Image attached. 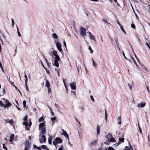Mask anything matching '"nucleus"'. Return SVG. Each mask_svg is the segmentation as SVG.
Listing matches in <instances>:
<instances>
[{"mask_svg":"<svg viewBox=\"0 0 150 150\" xmlns=\"http://www.w3.org/2000/svg\"><path fill=\"white\" fill-rule=\"evenodd\" d=\"M3 148L5 150H7V148L5 146V145L4 144H3Z\"/></svg>","mask_w":150,"mask_h":150,"instance_id":"obj_38","label":"nucleus"},{"mask_svg":"<svg viewBox=\"0 0 150 150\" xmlns=\"http://www.w3.org/2000/svg\"><path fill=\"white\" fill-rule=\"evenodd\" d=\"M3 94H4L5 93V90L4 88L3 89Z\"/></svg>","mask_w":150,"mask_h":150,"instance_id":"obj_59","label":"nucleus"},{"mask_svg":"<svg viewBox=\"0 0 150 150\" xmlns=\"http://www.w3.org/2000/svg\"><path fill=\"white\" fill-rule=\"evenodd\" d=\"M122 54L124 56V57L125 58V59H127V58L126 57H125V54H124L123 51H122Z\"/></svg>","mask_w":150,"mask_h":150,"instance_id":"obj_45","label":"nucleus"},{"mask_svg":"<svg viewBox=\"0 0 150 150\" xmlns=\"http://www.w3.org/2000/svg\"><path fill=\"white\" fill-rule=\"evenodd\" d=\"M25 145H28L29 147L30 146V143H29V141L27 140L25 143Z\"/></svg>","mask_w":150,"mask_h":150,"instance_id":"obj_22","label":"nucleus"},{"mask_svg":"<svg viewBox=\"0 0 150 150\" xmlns=\"http://www.w3.org/2000/svg\"><path fill=\"white\" fill-rule=\"evenodd\" d=\"M90 98H91V100H92V101L93 102H94V99L93 98V96H90Z\"/></svg>","mask_w":150,"mask_h":150,"instance_id":"obj_41","label":"nucleus"},{"mask_svg":"<svg viewBox=\"0 0 150 150\" xmlns=\"http://www.w3.org/2000/svg\"><path fill=\"white\" fill-rule=\"evenodd\" d=\"M5 104H3V103L1 101H0V105L2 107H4Z\"/></svg>","mask_w":150,"mask_h":150,"instance_id":"obj_36","label":"nucleus"},{"mask_svg":"<svg viewBox=\"0 0 150 150\" xmlns=\"http://www.w3.org/2000/svg\"><path fill=\"white\" fill-rule=\"evenodd\" d=\"M62 140L59 137H57L53 141V145L56 147L58 144L61 143H62Z\"/></svg>","mask_w":150,"mask_h":150,"instance_id":"obj_2","label":"nucleus"},{"mask_svg":"<svg viewBox=\"0 0 150 150\" xmlns=\"http://www.w3.org/2000/svg\"><path fill=\"white\" fill-rule=\"evenodd\" d=\"M39 141L40 143L45 142L46 141L45 136L44 135H40Z\"/></svg>","mask_w":150,"mask_h":150,"instance_id":"obj_3","label":"nucleus"},{"mask_svg":"<svg viewBox=\"0 0 150 150\" xmlns=\"http://www.w3.org/2000/svg\"><path fill=\"white\" fill-rule=\"evenodd\" d=\"M52 37L55 38V39H57L58 38V36L55 33H54L52 35Z\"/></svg>","mask_w":150,"mask_h":150,"instance_id":"obj_20","label":"nucleus"},{"mask_svg":"<svg viewBox=\"0 0 150 150\" xmlns=\"http://www.w3.org/2000/svg\"><path fill=\"white\" fill-rule=\"evenodd\" d=\"M121 116H119L117 119V124L118 125H120L121 124Z\"/></svg>","mask_w":150,"mask_h":150,"instance_id":"obj_13","label":"nucleus"},{"mask_svg":"<svg viewBox=\"0 0 150 150\" xmlns=\"http://www.w3.org/2000/svg\"><path fill=\"white\" fill-rule=\"evenodd\" d=\"M131 27L133 28V29H135V25L133 23H132L131 24Z\"/></svg>","mask_w":150,"mask_h":150,"instance_id":"obj_29","label":"nucleus"},{"mask_svg":"<svg viewBox=\"0 0 150 150\" xmlns=\"http://www.w3.org/2000/svg\"><path fill=\"white\" fill-rule=\"evenodd\" d=\"M54 43L56 44L57 48L58 50L61 52L62 51V49L61 48V45L60 42H57V41H55Z\"/></svg>","mask_w":150,"mask_h":150,"instance_id":"obj_4","label":"nucleus"},{"mask_svg":"<svg viewBox=\"0 0 150 150\" xmlns=\"http://www.w3.org/2000/svg\"><path fill=\"white\" fill-rule=\"evenodd\" d=\"M128 86L129 88L131 90L132 89V86L131 85H130L129 83L128 84Z\"/></svg>","mask_w":150,"mask_h":150,"instance_id":"obj_40","label":"nucleus"},{"mask_svg":"<svg viewBox=\"0 0 150 150\" xmlns=\"http://www.w3.org/2000/svg\"><path fill=\"white\" fill-rule=\"evenodd\" d=\"M45 126V124L44 123H40L39 125V129L40 130L41 129L43 128H45L44 127Z\"/></svg>","mask_w":150,"mask_h":150,"instance_id":"obj_9","label":"nucleus"},{"mask_svg":"<svg viewBox=\"0 0 150 150\" xmlns=\"http://www.w3.org/2000/svg\"><path fill=\"white\" fill-rule=\"evenodd\" d=\"M129 44L130 45V47H131V48L132 49V51L133 53H134V55L136 58H137V56H136V54L134 53V51L133 50V48H132V46H131V45H130V43H129Z\"/></svg>","mask_w":150,"mask_h":150,"instance_id":"obj_24","label":"nucleus"},{"mask_svg":"<svg viewBox=\"0 0 150 150\" xmlns=\"http://www.w3.org/2000/svg\"><path fill=\"white\" fill-rule=\"evenodd\" d=\"M53 54L55 57V61L54 62V63L52 64L53 65L57 67H58L59 66L58 62L60 60L59 57L57 54V52L54 50H53Z\"/></svg>","mask_w":150,"mask_h":150,"instance_id":"obj_1","label":"nucleus"},{"mask_svg":"<svg viewBox=\"0 0 150 150\" xmlns=\"http://www.w3.org/2000/svg\"><path fill=\"white\" fill-rule=\"evenodd\" d=\"M75 119L76 122H77L78 123V124L80 126V122H79V121H78V120L77 118H75Z\"/></svg>","mask_w":150,"mask_h":150,"instance_id":"obj_34","label":"nucleus"},{"mask_svg":"<svg viewBox=\"0 0 150 150\" xmlns=\"http://www.w3.org/2000/svg\"><path fill=\"white\" fill-rule=\"evenodd\" d=\"M124 138H119V141L121 142H124Z\"/></svg>","mask_w":150,"mask_h":150,"instance_id":"obj_28","label":"nucleus"},{"mask_svg":"<svg viewBox=\"0 0 150 150\" xmlns=\"http://www.w3.org/2000/svg\"><path fill=\"white\" fill-rule=\"evenodd\" d=\"M63 81L64 84V86L66 85L65 80L64 79H63Z\"/></svg>","mask_w":150,"mask_h":150,"instance_id":"obj_62","label":"nucleus"},{"mask_svg":"<svg viewBox=\"0 0 150 150\" xmlns=\"http://www.w3.org/2000/svg\"><path fill=\"white\" fill-rule=\"evenodd\" d=\"M40 130H41V133L42 134L44 135V134L46 133V130L45 127V128H43L41 129Z\"/></svg>","mask_w":150,"mask_h":150,"instance_id":"obj_11","label":"nucleus"},{"mask_svg":"<svg viewBox=\"0 0 150 150\" xmlns=\"http://www.w3.org/2000/svg\"><path fill=\"white\" fill-rule=\"evenodd\" d=\"M138 127H139V131H140V133H141V134H142V130H141L140 127H139V125H138Z\"/></svg>","mask_w":150,"mask_h":150,"instance_id":"obj_44","label":"nucleus"},{"mask_svg":"<svg viewBox=\"0 0 150 150\" xmlns=\"http://www.w3.org/2000/svg\"><path fill=\"white\" fill-rule=\"evenodd\" d=\"M71 93L72 94L74 95L76 97V95L75 93V91H71Z\"/></svg>","mask_w":150,"mask_h":150,"instance_id":"obj_31","label":"nucleus"},{"mask_svg":"<svg viewBox=\"0 0 150 150\" xmlns=\"http://www.w3.org/2000/svg\"><path fill=\"white\" fill-rule=\"evenodd\" d=\"M115 42L116 43V45L117 46V47H118V45H119V43H118V41H117V42Z\"/></svg>","mask_w":150,"mask_h":150,"instance_id":"obj_63","label":"nucleus"},{"mask_svg":"<svg viewBox=\"0 0 150 150\" xmlns=\"http://www.w3.org/2000/svg\"><path fill=\"white\" fill-rule=\"evenodd\" d=\"M112 136V135L111 134L109 133L108 134L107 136V138L108 139H109V138L111 137Z\"/></svg>","mask_w":150,"mask_h":150,"instance_id":"obj_25","label":"nucleus"},{"mask_svg":"<svg viewBox=\"0 0 150 150\" xmlns=\"http://www.w3.org/2000/svg\"><path fill=\"white\" fill-rule=\"evenodd\" d=\"M14 135L13 134H11L10 137L9 141L10 142H12V141L13 139L14 138Z\"/></svg>","mask_w":150,"mask_h":150,"instance_id":"obj_14","label":"nucleus"},{"mask_svg":"<svg viewBox=\"0 0 150 150\" xmlns=\"http://www.w3.org/2000/svg\"><path fill=\"white\" fill-rule=\"evenodd\" d=\"M97 143V140H94L92 142H91V146H94Z\"/></svg>","mask_w":150,"mask_h":150,"instance_id":"obj_17","label":"nucleus"},{"mask_svg":"<svg viewBox=\"0 0 150 150\" xmlns=\"http://www.w3.org/2000/svg\"><path fill=\"white\" fill-rule=\"evenodd\" d=\"M120 28L122 30L124 33L126 34V33L125 32V30H124L122 26H121Z\"/></svg>","mask_w":150,"mask_h":150,"instance_id":"obj_33","label":"nucleus"},{"mask_svg":"<svg viewBox=\"0 0 150 150\" xmlns=\"http://www.w3.org/2000/svg\"><path fill=\"white\" fill-rule=\"evenodd\" d=\"M50 112H51V114L53 116H54V112L52 111H51Z\"/></svg>","mask_w":150,"mask_h":150,"instance_id":"obj_56","label":"nucleus"},{"mask_svg":"<svg viewBox=\"0 0 150 150\" xmlns=\"http://www.w3.org/2000/svg\"><path fill=\"white\" fill-rule=\"evenodd\" d=\"M46 86L47 88H49L50 86V83L47 80H46Z\"/></svg>","mask_w":150,"mask_h":150,"instance_id":"obj_19","label":"nucleus"},{"mask_svg":"<svg viewBox=\"0 0 150 150\" xmlns=\"http://www.w3.org/2000/svg\"><path fill=\"white\" fill-rule=\"evenodd\" d=\"M89 38L91 40L94 39L95 38L94 36L91 33H90V34H89Z\"/></svg>","mask_w":150,"mask_h":150,"instance_id":"obj_18","label":"nucleus"},{"mask_svg":"<svg viewBox=\"0 0 150 150\" xmlns=\"http://www.w3.org/2000/svg\"><path fill=\"white\" fill-rule=\"evenodd\" d=\"M140 106L142 108H144L146 105V103L145 102H142L140 103Z\"/></svg>","mask_w":150,"mask_h":150,"instance_id":"obj_16","label":"nucleus"},{"mask_svg":"<svg viewBox=\"0 0 150 150\" xmlns=\"http://www.w3.org/2000/svg\"><path fill=\"white\" fill-rule=\"evenodd\" d=\"M80 33L82 36H85L86 34V29L81 27L80 30Z\"/></svg>","mask_w":150,"mask_h":150,"instance_id":"obj_5","label":"nucleus"},{"mask_svg":"<svg viewBox=\"0 0 150 150\" xmlns=\"http://www.w3.org/2000/svg\"><path fill=\"white\" fill-rule=\"evenodd\" d=\"M146 89L148 91V92L149 93L150 91H149V87L148 86H146Z\"/></svg>","mask_w":150,"mask_h":150,"instance_id":"obj_52","label":"nucleus"},{"mask_svg":"<svg viewBox=\"0 0 150 150\" xmlns=\"http://www.w3.org/2000/svg\"><path fill=\"white\" fill-rule=\"evenodd\" d=\"M100 127L99 126H98L97 127V134L98 135L100 133Z\"/></svg>","mask_w":150,"mask_h":150,"instance_id":"obj_15","label":"nucleus"},{"mask_svg":"<svg viewBox=\"0 0 150 150\" xmlns=\"http://www.w3.org/2000/svg\"><path fill=\"white\" fill-rule=\"evenodd\" d=\"M93 51L92 49H91V50H90V53L91 54H93Z\"/></svg>","mask_w":150,"mask_h":150,"instance_id":"obj_64","label":"nucleus"},{"mask_svg":"<svg viewBox=\"0 0 150 150\" xmlns=\"http://www.w3.org/2000/svg\"><path fill=\"white\" fill-rule=\"evenodd\" d=\"M145 44L150 49V46L149 44L147 42H146Z\"/></svg>","mask_w":150,"mask_h":150,"instance_id":"obj_49","label":"nucleus"},{"mask_svg":"<svg viewBox=\"0 0 150 150\" xmlns=\"http://www.w3.org/2000/svg\"><path fill=\"white\" fill-rule=\"evenodd\" d=\"M27 115L24 119V121L25 122V121H26L27 120Z\"/></svg>","mask_w":150,"mask_h":150,"instance_id":"obj_42","label":"nucleus"},{"mask_svg":"<svg viewBox=\"0 0 150 150\" xmlns=\"http://www.w3.org/2000/svg\"><path fill=\"white\" fill-rule=\"evenodd\" d=\"M117 23L118 24V25H119V26H120V27L121 26H122V25H121L120 24L119 21H117Z\"/></svg>","mask_w":150,"mask_h":150,"instance_id":"obj_54","label":"nucleus"},{"mask_svg":"<svg viewBox=\"0 0 150 150\" xmlns=\"http://www.w3.org/2000/svg\"><path fill=\"white\" fill-rule=\"evenodd\" d=\"M11 83V84L12 85V86H13V85H15L14 84V83L13 82H11V81H9Z\"/></svg>","mask_w":150,"mask_h":150,"instance_id":"obj_60","label":"nucleus"},{"mask_svg":"<svg viewBox=\"0 0 150 150\" xmlns=\"http://www.w3.org/2000/svg\"><path fill=\"white\" fill-rule=\"evenodd\" d=\"M52 137L51 136L49 135V137H48V140H52Z\"/></svg>","mask_w":150,"mask_h":150,"instance_id":"obj_43","label":"nucleus"},{"mask_svg":"<svg viewBox=\"0 0 150 150\" xmlns=\"http://www.w3.org/2000/svg\"><path fill=\"white\" fill-rule=\"evenodd\" d=\"M17 33H18V36L19 37H21V35L20 34V33L19 31V29L18 28V27H17Z\"/></svg>","mask_w":150,"mask_h":150,"instance_id":"obj_21","label":"nucleus"},{"mask_svg":"<svg viewBox=\"0 0 150 150\" xmlns=\"http://www.w3.org/2000/svg\"><path fill=\"white\" fill-rule=\"evenodd\" d=\"M25 87H26V88L27 90L28 91H29V89L28 88V86H27V83H25Z\"/></svg>","mask_w":150,"mask_h":150,"instance_id":"obj_32","label":"nucleus"},{"mask_svg":"<svg viewBox=\"0 0 150 150\" xmlns=\"http://www.w3.org/2000/svg\"><path fill=\"white\" fill-rule=\"evenodd\" d=\"M115 42H117V41H118L117 38V37L115 38Z\"/></svg>","mask_w":150,"mask_h":150,"instance_id":"obj_61","label":"nucleus"},{"mask_svg":"<svg viewBox=\"0 0 150 150\" xmlns=\"http://www.w3.org/2000/svg\"><path fill=\"white\" fill-rule=\"evenodd\" d=\"M14 20L13 19H12V25L13 27H14Z\"/></svg>","mask_w":150,"mask_h":150,"instance_id":"obj_35","label":"nucleus"},{"mask_svg":"<svg viewBox=\"0 0 150 150\" xmlns=\"http://www.w3.org/2000/svg\"><path fill=\"white\" fill-rule=\"evenodd\" d=\"M44 118L43 117H41L39 119L38 122H40L44 120Z\"/></svg>","mask_w":150,"mask_h":150,"instance_id":"obj_23","label":"nucleus"},{"mask_svg":"<svg viewBox=\"0 0 150 150\" xmlns=\"http://www.w3.org/2000/svg\"><path fill=\"white\" fill-rule=\"evenodd\" d=\"M23 125L25 126V128H26L28 126L29 127H30L32 125V122H30L28 124L27 122L24 121L23 123Z\"/></svg>","mask_w":150,"mask_h":150,"instance_id":"obj_7","label":"nucleus"},{"mask_svg":"<svg viewBox=\"0 0 150 150\" xmlns=\"http://www.w3.org/2000/svg\"><path fill=\"white\" fill-rule=\"evenodd\" d=\"M93 66L96 67L97 66V64L95 62H94L93 63Z\"/></svg>","mask_w":150,"mask_h":150,"instance_id":"obj_53","label":"nucleus"},{"mask_svg":"<svg viewBox=\"0 0 150 150\" xmlns=\"http://www.w3.org/2000/svg\"><path fill=\"white\" fill-rule=\"evenodd\" d=\"M124 150H130V149H129V147L128 146H126Z\"/></svg>","mask_w":150,"mask_h":150,"instance_id":"obj_48","label":"nucleus"},{"mask_svg":"<svg viewBox=\"0 0 150 150\" xmlns=\"http://www.w3.org/2000/svg\"><path fill=\"white\" fill-rule=\"evenodd\" d=\"M24 77L25 78V83H27V82L28 81V78H27V76H26V75H25Z\"/></svg>","mask_w":150,"mask_h":150,"instance_id":"obj_27","label":"nucleus"},{"mask_svg":"<svg viewBox=\"0 0 150 150\" xmlns=\"http://www.w3.org/2000/svg\"><path fill=\"white\" fill-rule=\"evenodd\" d=\"M63 44H64V46L66 48V42L65 41H64Z\"/></svg>","mask_w":150,"mask_h":150,"instance_id":"obj_57","label":"nucleus"},{"mask_svg":"<svg viewBox=\"0 0 150 150\" xmlns=\"http://www.w3.org/2000/svg\"><path fill=\"white\" fill-rule=\"evenodd\" d=\"M23 106L24 107L26 106V102L25 100H24L23 102Z\"/></svg>","mask_w":150,"mask_h":150,"instance_id":"obj_30","label":"nucleus"},{"mask_svg":"<svg viewBox=\"0 0 150 150\" xmlns=\"http://www.w3.org/2000/svg\"><path fill=\"white\" fill-rule=\"evenodd\" d=\"M108 140L109 142H115V139L114 137H111L110 139H108Z\"/></svg>","mask_w":150,"mask_h":150,"instance_id":"obj_12","label":"nucleus"},{"mask_svg":"<svg viewBox=\"0 0 150 150\" xmlns=\"http://www.w3.org/2000/svg\"><path fill=\"white\" fill-rule=\"evenodd\" d=\"M105 116H107V114L106 110L105 109Z\"/></svg>","mask_w":150,"mask_h":150,"instance_id":"obj_55","label":"nucleus"},{"mask_svg":"<svg viewBox=\"0 0 150 150\" xmlns=\"http://www.w3.org/2000/svg\"><path fill=\"white\" fill-rule=\"evenodd\" d=\"M102 21L105 23H108V22L105 19H102Z\"/></svg>","mask_w":150,"mask_h":150,"instance_id":"obj_39","label":"nucleus"},{"mask_svg":"<svg viewBox=\"0 0 150 150\" xmlns=\"http://www.w3.org/2000/svg\"><path fill=\"white\" fill-rule=\"evenodd\" d=\"M8 122L9 123L10 125H12V124L13 123V121L12 120H11L10 121H9Z\"/></svg>","mask_w":150,"mask_h":150,"instance_id":"obj_37","label":"nucleus"},{"mask_svg":"<svg viewBox=\"0 0 150 150\" xmlns=\"http://www.w3.org/2000/svg\"><path fill=\"white\" fill-rule=\"evenodd\" d=\"M5 102L6 103V105H4V108L8 107L11 105V104L10 103L8 102V101L7 100H6Z\"/></svg>","mask_w":150,"mask_h":150,"instance_id":"obj_8","label":"nucleus"},{"mask_svg":"<svg viewBox=\"0 0 150 150\" xmlns=\"http://www.w3.org/2000/svg\"><path fill=\"white\" fill-rule=\"evenodd\" d=\"M108 150H113V148L112 147H110L108 148Z\"/></svg>","mask_w":150,"mask_h":150,"instance_id":"obj_50","label":"nucleus"},{"mask_svg":"<svg viewBox=\"0 0 150 150\" xmlns=\"http://www.w3.org/2000/svg\"><path fill=\"white\" fill-rule=\"evenodd\" d=\"M46 62L47 63V65L48 66V67H50V66H49V62H48V61H47V59L45 57H44Z\"/></svg>","mask_w":150,"mask_h":150,"instance_id":"obj_26","label":"nucleus"},{"mask_svg":"<svg viewBox=\"0 0 150 150\" xmlns=\"http://www.w3.org/2000/svg\"><path fill=\"white\" fill-rule=\"evenodd\" d=\"M41 147L42 148L44 149L46 148V146H45V145H42L41 146Z\"/></svg>","mask_w":150,"mask_h":150,"instance_id":"obj_47","label":"nucleus"},{"mask_svg":"<svg viewBox=\"0 0 150 150\" xmlns=\"http://www.w3.org/2000/svg\"><path fill=\"white\" fill-rule=\"evenodd\" d=\"M48 93H50L51 92V89L49 88H48Z\"/></svg>","mask_w":150,"mask_h":150,"instance_id":"obj_58","label":"nucleus"},{"mask_svg":"<svg viewBox=\"0 0 150 150\" xmlns=\"http://www.w3.org/2000/svg\"><path fill=\"white\" fill-rule=\"evenodd\" d=\"M48 143L50 144H52V140H48Z\"/></svg>","mask_w":150,"mask_h":150,"instance_id":"obj_51","label":"nucleus"},{"mask_svg":"<svg viewBox=\"0 0 150 150\" xmlns=\"http://www.w3.org/2000/svg\"><path fill=\"white\" fill-rule=\"evenodd\" d=\"M62 131H63V132L62 133V134L64 135L67 138H68L69 135L66 132L63 130H62Z\"/></svg>","mask_w":150,"mask_h":150,"instance_id":"obj_10","label":"nucleus"},{"mask_svg":"<svg viewBox=\"0 0 150 150\" xmlns=\"http://www.w3.org/2000/svg\"><path fill=\"white\" fill-rule=\"evenodd\" d=\"M76 83L74 82H71L70 83V85L72 89L75 90L76 89Z\"/></svg>","mask_w":150,"mask_h":150,"instance_id":"obj_6","label":"nucleus"},{"mask_svg":"<svg viewBox=\"0 0 150 150\" xmlns=\"http://www.w3.org/2000/svg\"><path fill=\"white\" fill-rule=\"evenodd\" d=\"M56 119V117H53V118H51V120H52V121H54Z\"/></svg>","mask_w":150,"mask_h":150,"instance_id":"obj_46","label":"nucleus"}]
</instances>
